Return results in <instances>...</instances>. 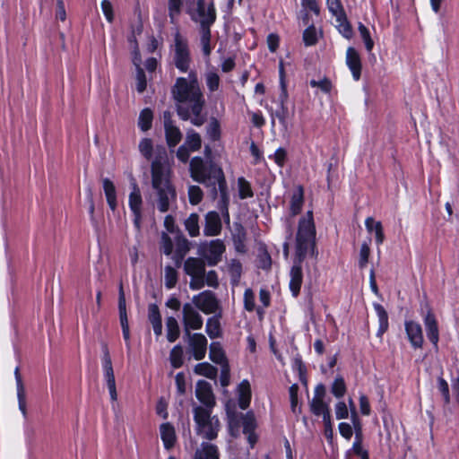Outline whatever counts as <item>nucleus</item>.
I'll return each instance as SVG.
<instances>
[{
    "label": "nucleus",
    "mask_w": 459,
    "mask_h": 459,
    "mask_svg": "<svg viewBox=\"0 0 459 459\" xmlns=\"http://www.w3.org/2000/svg\"><path fill=\"white\" fill-rule=\"evenodd\" d=\"M189 170L195 181L212 187L214 197L217 195V185L221 196L223 199L226 198V180L221 167L212 161L206 162L203 158L196 156L191 160Z\"/></svg>",
    "instance_id": "f257e3e1"
},
{
    "label": "nucleus",
    "mask_w": 459,
    "mask_h": 459,
    "mask_svg": "<svg viewBox=\"0 0 459 459\" xmlns=\"http://www.w3.org/2000/svg\"><path fill=\"white\" fill-rule=\"evenodd\" d=\"M152 186L156 193L158 210L167 212L176 203L177 193L169 179V170L158 160L152 163Z\"/></svg>",
    "instance_id": "f03ea898"
},
{
    "label": "nucleus",
    "mask_w": 459,
    "mask_h": 459,
    "mask_svg": "<svg viewBox=\"0 0 459 459\" xmlns=\"http://www.w3.org/2000/svg\"><path fill=\"white\" fill-rule=\"evenodd\" d=\"M172 95L179 105L186 104L195 112H198L201 106H204V95L195 73H190L188 78H178L172 88Z\"/></svg>",
    "instance_id": "7ed1b4c3"
},
{
    "label": "nucleus",
    "mask_w": 459,
    "mask_h": 459,
    "mask_svg": "<svg viewBox=\"0 0 459 459\" xmlns=\"http://www.w3.org/2000/svg\"><path fill=\"white\" fill-rule=\"evenodd\" d=\"M227 416V427L229 435L233 438L240 436V428H243V433L247 435V442L253 448L257 443L258 437L255 433L257 422L253 411H248L245 414L242 412H230Z\"/></svg>",
    "instance_id": "20e7f679"
},
{
    "label": "nucleus",
    "mask_w": 459,
    "mask_h": 459,
    "mask_svg": "<svg viewBox=\"0 0 459 459\" xmlns=\"http://www.w3.org/2000/svg\"><path fill=\"white\" fill-rule=\"evenodd\" d=\"M315 225L311 211L299 221L297 233V256L306 258L307 255L314 254Z\"/></svg>",
    "instance_id": "39448f33"
},
{
    "label": "nucleus",
    "mask_w": 459,
    "mask_h": 459,
    "mask_svg": "<svg viewBox=\"0 0 459 459\" xmlns=\"http://www.w3.org/2000/svg\"><path fill=\"white\" fill-rule=\"evenodd\" d=\"M212 408L196 406L194 409V420L196 432L207 440H214L220 430V420L217 416L212 417Z\"/></svg>",
    "instance_id": "423d86ee"
},
{
    "label": "nucleus",
    "mask_w": 459,
    "mask_h": 459,
    "mask_svg": "<svg viewBox=\"0 0 459 459\" xmlns=\"http://www.w3.org/2000/svg\"><path fill=\"white\" fill-rule=\"evenodd\" d=\"M186 11L192 21L200 27L212 26L216 20V11L212 3L206 4L204 0H186Z\"/></svg>",
    "instance_id": "0eeeda50"
},
{
    "label": "nucleus",
    "mask_w": 459,
    "mask_h": 459,
    "mask_svg": "<svg viewBox=\"0 0 459 459\" xmlns=\"http://www.w3.org/2000/svg\"><path fill=\"white\" fill-rule=\"evenodd\" d=\"M191 246V242L180 232L176 234L174 241L168 232L162 231L160 234V248L167 256L175 253L183 258L190 250Z\"/></svg>",
    "instance_id": "6e6552de"
},
{
    "label": "nucleus",
    "mask_w": 459,
    "mask_h": 459,
    "mask_svg": "<svg viewBox=\"0 0 459 459\" xmlns=\"http://www.w3.org/2000/svg\"><path fill=\"white\" fill-rule=\"evenodd\" d=\"M102 350V357H101V366L103 371L104 381L108 389V393L110 395L111 402H117V392L116 386V379L114 375V369L112 365V359L109 353L108 346L106 342H103L101 345Z\"/></svg>",
    "instance_id": "1a4fd4ad"
},
{
    "label": "nucleus",
    "mask_w": 459,
    "mask_h": 459,
    "mask_svg": "<svg viewBox=\"0 0 459 459\" xmlns=\"http://www.w3.org/2000/svg\"><path fill=\"white\" fill-rule=\"evenodd\" d=\"M175 55L174 62L176 67L183 73L187 72L190 65V53L187 40L177 32L174 37Z\"/></svg>",
    "instance_id": "9d476101"
},
{
    "label": "nucleus",
    "mask_w": 459,
    "mask_h": 459,
    "mask_svg": "<svg viewBox=\"0 0 459 459\" xmlns=\"http://www.w3.org/2000/svg\"><path fill=\"white\" fill-rule=\"evenodd\" d=\"M197 309L205 315L217 314L221 311V306L216 295L211 290H204L193 298Z\"/></svg>",
    "instance_id": "9b49d317"
},
{
    "label": "nucleus",
    "mask_w": 459,
    "mask_h": 459,
    "mask_svg": "<svg viewBox=\"0 0 459 459\" xmlns=\"http://www.w3.org/2000/svg\"><path fill=\"white\" fill-rule=\"evenodd\" d=\"M182 312L186 335L191 334L190 330H200L203 327L204 319L191 304H184Z\"/></svg>",
    "instance_id": "f8f14e48"
},
{
    "label": "nucleus",
    "mask_w": 459,
    "mask_h": 459,
    "mask_svg": "<svg viewBox=\"0 0 459 459\" xmlns=\"http://www.w3.org/2000/svg\"><path fill=\"white\" fill-rule=\"evenodd\" d=\"M185 261L184 270L187 275H198L204 273L205 265L215 266L221 260H174L175 265L180 267Z\"/></svg>",
    "instance_id": "ddd939ff"
},
{
    "label": "nucleus",
    "mask_w": 459,
    "mask_h": 459,
    "mask_svg": "<svg viewBox=\"0 0 459 459\" xmlns=\"http://www.w3.org/2000/svg\"><path fill=\"white\" fill-rule=\"evenodd\" d=\"M404 329L411 347L414 350L421 349L424 343L421 325L413 320H406Z\"/></svg>",
    "instance_id": "4468645a"
},
{
    "label": "nucleus",
    "mask_w": 459,
    "mask_h": 459,
    "mask_svg": "<svg viewBox=\"0 0 459 459\" xmlns=\"http://www.w3.org/2000/svg\"><path fill=\"white\" fill-rule=\"evenodd\" d=\"M423 322L428 339L433 344L434 348L437 350L439 341L438 325L436 316L430 307L428 308L427 313L423 317Z\"/></svg>",
    "instance_id": "2eb2a0df"
},
{
    "label": "nucleus",
    "mask_w": 459,
    "mask_h": 459,
    "mask_svg": "<svg viewBox=\"0 0 459 459\" xmlns=\"http://www.w3.org/2000/svg\"><path fill=\"white\" fill-rule=\"evenodd\" d=\"M118 312H119V320L122 328L123 338L126 343V345L130 346V329L128 324V317L126 313V298L123 290V285L120 284L119 293H118Z\"/></svg>",
    "instance_id": "dca6fc26"
},
{
    "label": "nucleus",
    "mask_w": 459,
    "mask_h": 459,
    "mask_svg": "<svg viewBox=\"0 0 459 459\" xmlns=\"http://www.w3.org/2000/svg\"><path fill=\"white\" fill-rule=\"evenodd\" d=\"M195 396L198 401L208 408H213L216 404L212 385L205 380H199L196 383Z\"/></svg>",
    "instance_id": "f3484780"
},
{
    "label": "nucleus",
    "mask_w": 459,
    "mask_h": 459,
    "mask_svg": "<svg viewBox=\"0 0 459 459\" xmlns=\"http://www.w3.org/2000/svg\"><path fill=\"white\" fill-rule=\"evenodd\" d=\"M304 260H294V264L290 272V290L293 297H298L300 292L303 282L302 262Z\"/></svg>",
    "instance_id": "a211bd4d"
},
{
    "label": "nucleus",
    "mask_w": 459,
    "mask_h": 459,
    "mask_svg": "<svg viewBox=\"0 0 459 459\" xmlns=\"http://www.w3.org/2000/svg\"><path fill=\"white\" fill-rule=\"evenodd\" d=\"M189 338V346L192 349L193 356L196 360H202L206 354L207 339L203 333H191Z\"/></svg>",
    "instance_id": "6ab92c4d"
},
{
    "label": "nucleus",
    "mask_w": 459,
    "mask_h": 459,
    "mask_svg": "<svg viewBox=\"0 0 459 459\" xmlns=\"http://www.w3.org/2000/svg\"><path fill=\"white\" fill-rule=\"evenodd\" d=\"M170 117L169 111H165L163 113L167 143L169 146L174 147L180 142L182 134L180 130L173 125Z\"/></svg>",
    "instance_id": "aec40b11"
},
{
    "label": "nucleus",
    "mask_w": 459,
    "mask_h": 459,
    "mask_svg": "<svg viewBox=\"0 0 459 459\" xmlns=\"http://www.w3.org/2000/svg\"><path fill=\"white\" fill-rule=\"evenodd\" d=\"M346 65L352 74L355 81H359L361 75V60L359 52L352 47L347 48Z\"/></svg>",
    "instance_id": "412c9836"
},
{
    "label": "nucleus",
    "mask_w": 459,
    "mask_h": 459,
    "mask_svg": "<svg viewBox=\"0 0 459 459\" xmlns=\"http://www.w3.org/2000/svg\"><path fill=\"white\" fill-rule=\"evenodd\" d=\"M221 220L217 212H208L205 215L204 234L205 236H217L221 231Z\"/></svg>",
    "instance_id": "4be33fe9"
},
{
    "label": "nucleus",
    "mask_w": 459,
    "mask_h": 459,
    "mask_svg": "<svg viewBox=\"0 0 459 459\" xmlns=\"http://www.w3.org/2000/svg\"><path fill=\"white\" fill-rule=\"evenodd\" d=\"M238 405L241 410H247L251 403L252 391L247 379H243L237 387Z\"/></svg>",
    "instance_id": "5701e85b"
},
{
    "label": "nucleus",
    "mask_w": 459,
    "mask_h": 459,
    "mask_svg": "<svg viewBox=\"0 0 459 459\" xmlns=\"http://www.w3.org/2000/svg\"><path fill=\"white\" fill-rule=\"evenodd\" d=\"M160 438L165 449L170 450L175 446L177 436L174 426L169 422L162 423L160 426Z\"/></svg>",
    "instance_id": "b1692460"
},
{
    "label": "nucleus",
    "mask_w": 459,
    "mask_h": 459,
    "mask_svg": "<svg viewBox=\"0 0 459 459\" xmlns=\"http://www.w3.org/2000/svg\"><path fill=\"white\" fill-rule=\"evenodd\" d=\"M204 106L200 107L198 112H195L193 108H186L184 106L178 105V114L183 120L190 119L194 126H200L204 123V117L201 116Z\"/></svg>",
    "instance_id": "393cba45"
},
{
    "label": "nucleus",
    "mask_w": 459,
    "mask_h": 459,
    "mask_svg": "<svg viewBox=\"0 0 459 459\" xmlns=\"http://www.w3.org/2000/svg\"><path fill=\"white\" fill-rule=\"evenodd\" d=\"M373 307L378 318V329L377 331V337L382 338V336L388 331L389 328L388 314L384 306L379 303H373Z\"/></svg>",
    "instance_id": "a878e982"
},
{
    "label": "nucleus",
    "mask_w": 459,
    "mask_h": 459,
    "mask_svg": "<svg viewBox=\"0 0 459 459\" xmlns=\"http://www.w3.org/2000/svg\"><path fill=\"white\" fill-rule=\"evenodd\" d=\"M133 62L136 67V90L139 93H143L147 87V81L145 74L141 67V57L137 48L134 51Z\"/></svg>",
    "instance_id": "bb28decb"
},
{
    "label": "nucleus",
    "mask_w": 459,
    "mask_h": 459,
    "mask_svg": "<svg viewBox=\"0 0 459 459\" xmlns=\"http://www.w3.org/2000/svg\"><path fill=\"white\" fill-rule=\"evenodd\" d=\"M102 187L108 205L114 212L117 207L116 186L109 178H106L102 179Z\"/></svg>",
    "instance_id": "cd10ccee"
},
{
    "label": "nucleus",
    "mask_w": 459,
    "mask_h": 459,
    "mask_svg": "<svg viewBox=\"0 0 459 459\" xmlns=\"http://www.w3.org/2000/svg\"><path fill=\"white\" fill-rule=\"evenodd\" d=\"M280 77H281V92L280 94V103L281 110L277 112L275 116L279 118L281 123L284 124L286 116H287V108L285 107V102L288 98L287 90L284 83V68L282 62L280 63Z\"/></svg>",
    "instance_id": "c85d7f7f"
},
{
    "label": "nucleus",
    "mask_w": 459,
    "mask_h": 459,
    "mask_svg": "<svg viewBox=\"0 0 459 459\" xmlns=\"http://www.w3.org/2000/svg\"><path fill=\"white\" fill-rule=\"evenodd\" d=\"M365 226L368 232L374 236L376 243L382 244L385 238L382 223L372 217H368L365 220Z\"/></svg>",
    "instance_id": "c756f323"
},
{
    "label": "nucleus",
    "mask_w": 459,
    "mask_h": 459,
    "mask_svg": "<svg viewBox=\"0 0 459 459\" xmlns=\"http://www.w3.org/2000/svg\"><path fill=\"white\" fill-rule=\"evenodd\" d=\"M221 311L209 317L206 321L205 332L211 339H216L221 336V326L220 319Z\"/></svg>",
    "instance_id": "7c9ffc66"
},
{
    "label": "nucleus",
    "mask_w": 459,
    "mask_h": 459,
    "mask_svg": "<svg viewBox=\"0 0 459 459\" xmlns=\"http://www.w3.org/2000/svg\"><path fill=\"white\" fill-rule=\"evenodd\" d=\"M194 459H220L217 446L204 442L202 444V450L195 453Z\"/></svg>",
    "instance_id": "2f4dec72"
},
{
    "label": "nucleus",
    "mask_w": 459,
    "mask_h": 459,
    "mask_svg": "<svg viewBox=\"0 0 459 459\" xmlns=\"http://www.w3.org/2000/svg\"><path fill=\"white\" fill-rule=\"evenodd\" d=\"M209 358L216 364L225 365L228 363L225 351L219 342H214L210 344Z\"/></svg>",
    "instance_id": "473e14b6"
},
{
    "label": "nucleus",
    "mask_w": 459,
    "mask_h": 459,
    "mask_svg": "<svg viewBox=\"0 0 459 459\" xmlns=\"http://www.w3.org/2000/svg\"><path fill=\"white\" fill-rule=\"evenodd\" d=\"M167 339L169 342H176L180 335V328L177 319L174 316H169L166 319Z\"/></svg>",
    "instance_id": "72a5a7b5"
},
{
    "label": "nucleus",
    "mask_w": 459,
    "mask_h": 459,
    "mask_svg": "<svg viewBox=\"0 0 459 459\" xmlns=\"http://www.w3.org/2000/svg\"><path fill=\"white\" fill-rule=\"evenodd\" d=\"M195 373L209 379H215L217 377L218 369L208 362H201L195 365Z\"/></svg>",
    "instance_id": "f704fd0d"
},
{
    "label": "nucleus",
    "mask_w": 459,
    "mask_h": 459,
    "mask_svg": "<svg viewBox=\"0 0 459 459\" xmlns=\"http://www.w3.org/2000/svg\"><path fill=\"white\" fill-rule=\"evenodd\" d=\"M132 191L129 195V208L132 212L142 211V195L138 186L134 183Z\"/></svg>",
    "instance_id": "c9c22d12"
},
{
    "label": "nucleus",
    "mask_w": 459,
    "mask_h": 459,
    "mask_svg": "<svg viewBox=\"0 0 459 459\" xmlns=\"http://www.w3.org/2000/svg\"><path fill=\"white\" fill-rule=\"evenodd\" d=\"M303 203V189L299 186L296 191L293 192L290 198V209L292 215H296L300 212Z\"/></svg>",
    "instance_id": "e433bc0d"
},
{
    "label": "nucleus",
    "mask_w": 459,
    "mask_h": 459,
    "mask_svg": "<svg viewBox=\"0 0 459 459\" xmlns=\"http://www.w3.org/2000/svg\"><path fill=\"white\" fill-rule=\"evenodd\" d=\"M184 224L190 237H197L200 234L199 216L197 213H191L186 219Z\"/></svg>",
    "instance_id": "4c0bfd02"
},
{
    "label": "nucleus",
    "mask_w": 459,
    "mask_h": 459,
    "mask_svg": "<svg viewBox=\"0 0 459 459\" xmlns=\"http://www.w3.org/2000/svg\"><path fill=\"white\" fill-rule=\"evenodd\" d=\"M211 26L200 27V43L204 56H208L212 52L211 48Z\"/></svg>",
    "instance_id": "58836bf2"
},
{
    "label": "nucleus",
    "mask_w": 459,
    "mask_h": 459,
    "mask_svg": "<svg viewBox=\"0 0 459 459\" xmlns=\"http://www.w3.org/2000/svg\"><path fill=\"white\" fill-rule=\"evenodd\" d=\"M191 152L198 151L202 146V139L198 133L189 130L186 133V142L184 143Z\"/></svg>",
    "instance_id": "ea45409f"
},
{
    "label": "nucleus",
    "mask_w": 459,
    "mask_h": 459,
    "mask_svg": "<svg viewBox=\"0 0 459 459\" xmlns=\"http://www.w3.org/2000/svg\"><path fill=\"white\" fill-rule=\"evenodd\" d=\"M184 351L180 344H178L172 348L169 353V360L172 368H179L184 364Z\"/></svg>",
    "instance_id": "a19ab883"
},
{
    "label": "nucleus",
    "mask_w": 459,
    "mask_h": 459,
    "mask_svg": "<svg viewBox=\"0 0 459 459\" xmlns=\"http://www.w3.org/2000/svg\"><path fill=\"white\" fill-rule=\"evenodd\" d=\"M347 386L344 378L342 376H338L334 378L331 385V393L337 399L342 398L346 394Z\"/></svg>",
    "instance_id": "79ce46f5"
},
{
    "label": "nucleus",
    "mask_w": 459,
    "mask_h": 459,
    "mask_svg": "<svg viewBox=\"0 0 459 459\" xmlns=\"http://www.w3.org/2000/svg\"><path fill=\"white\" fill-rule=\"evenodd\" d=\"M310 411L315 416H322L326 415V413H331L329 405L324 400H312L309 403Z\"/></svg>",
    "instance_id": "37998d69"
},
{
    "label": "nucleus",
    "mask_w": 459,
    "mask_h": 459,
    "mask_svg": "<svg viewBox=\"0 0 459 459\" xmlns=\"http://www.w3.org/2000/svg\"><path fill=\"white\" fill-rule=\"evenodd\" d=\"M204 78L209 91L213 92L219 90L221 78L216 72L212 70L207 71Z\"/></svg>",
    "instance_id": "c03bdc74"
},
{
    "label": "nucleus",
    "mask_w": 459,
    "mask_h": 459,
    "mask_svg": "<svg viewBox=\"0 0 459 459\" xmlns=\"http://www.w3.org/2000/svg\"><path fill=\"white\" fill-rule=\"evenodd\" d=\"M206 251L214 258H218L225 252V245L222 240L214 239L207 244Z\"/></svg>",
    "instance_id": "a18cd8bd"
},
{
    "label": "nucleus",
    "mask_w": 459,
    "mask_h": 459,
    "mask_svg": "<svg viewBox=\"0 0 459 459\" xmlns=\"http://www.w3.org/2000/svg\"><path fill=\"white\" fill-rule=\"evenodd\" d=\"M153 115L150 108H144L141 111L138 120V126L142 131H147L152 127Z\"/></svg>",
    "instance_id": "49530a36"
},
{
    "label": "nucleus",
    "mask_w": 459,
    "mask_h": 459,
    "mask_svg": "<svg viewBox=\"0 0 459 459\" xmlns=\"http://www.w3.org/2000/svg\"><path fill=\"white\" fill-rule=\"evenodd\" d=\"M232 264L230 266V275L232 285L238 284L241 273H242V264L240 260H231Z\"/></svg>",
    "instance_id": "de8ad7c7"
},
{
    "label": "nucleus",
    "mask_w": 459,
    "mask_h": 459,
    "mask_svg": "<svg viewBox=\"0 0 459 459\" xmlns=\"http://www.w3.org/2000/svg\"><path fill=\"white\" fill-rule=\"evenodd\" d=\"M138 149L140 153L147 160H150L152 158L153 144L151 139H142L141 142L139 143Z\"/></svg>",
    "instance_id": "09e8293b"
},
{
    "label": "nucleus",
    "mask_w": 459,
    "mask_h": 459,
    "mask_svg": "<svg viewBox=\"0 0 459 459\" xmlns=\"http://www.w3.org/2000/svg\"><path fill=\"white\" fill-rule=\"evenodd\" d=\"M238 193L241 199H246L253 196L251 185L244 178H239L238 180Z\"/></svg>",
    "instance_id": "8fccbe9b"
},
{
    "label": "nucleus",
    "mask_w": 459,
    "mask_h": 459,
    "mask_svg": "<svg viewBox=\"0 0 459 459\" xmlns=\"http://www.w3.org/2000/svg\"><path fill=\"white\" fill-rule=\"evenodd\" d=\"M178 281V272L171 266L165 268V286L167 289H173Z\"/></svg>",
    "instance_id": "3c124183"
},
{
    "label": "nucleus",
    "mask_w": 459,
    "mask_h": 459,
    "mask_svg": "<svg viewBox=\"0 0 459 459\" xmlns=\"http://www.w3.org/2000/svg\"><path fill=\"white\" fill-rule=\"evenodd\" d=\"M181 5V0H169V15L171 23H176L180 13Z\"/></svg>",
    "instance_id": "603ef678"
},
{
    "label": "nucleus",
    "mask_w": 459,
    "mask_h": 459,
    "mask_svg": "<svg viewBox=\"0 0 459 459\" xmlns=\"http://www.w3.org/2000/svg\"><path fill=\"white\" fill-rule=\"evenodd\" d=\"M207 134L212 141H217L221 136V126L216 118H212L207 126Z\"/></svg>",
    "instance_id": "864d4df0"
},
{
    "label": "nucleus",
    "mask_w": 459,
    "mask_h": 459,
    "mask_svg": "<svg viewBox=\"0 0 459 459\" xmlns=\"http://www.w3.org/2000/svg\"><path fill=\"white\" fill-rule=\"evenodd\" d=\"M203 191L198 186H190L188 188L189 202L193 205L198 204L203 199Z\"/></svg>",
    "instance_id": "5fc2aeb1"
},
{
    "label": "nucleus",
    "mask_w": 459,
    "mask_h": 459,
    "mask_svg": "<svg viewBox=\"0 0 459 459\" xmlns=\"http://www.w3.org/2000/svg\"><path fill=\"white\" fill-rule=\"evenodd\" d=\"M359 34L364 41L365 47L368 52H370L374 47V41L372 40L370 37L369 30L368 28L363 25L362 23H359Z\"/></svg>",
    "instance_id": "6e6d98bb"
},
{
    "label": "nucleus",
    "mask_w": 459,
    "mask_h": 459,
    "mask_svg": "<svg viewBox=\"0 0 459 459\" xmlns=\"http://www.w3.org/2000/svg\"><path fill=\"white\" fill-rule=\"evenodd\" d=\"M244 308L248 312H253L255 308V293L251 289H246L244 292Z\"/></svg>",
    "instance_id": "4d7b16f0"
},
{
    "label": "nucleus",
    "mask_w": 459,
    "mask_h": 459,
    "mask_svg": "<svg viewBox=\"0 0 459 459\" xmlns=\"http://www.w3.org/2000/svg\"><path fill=\"white\" fill-rule=\"evenodd\" d=\"M148 320L150 324L158 323V321L162 320L160 308L155 303L148 305Z\"/></svg>",
    "instance_id": "13d9d810"
},
{
    "label": "nucleus",
    "mask_w": 459,
    "mask_h": 459,
    "mask_svg": "<svg viewBox=\"0 0 459 459\" xmlns=\"http://www.w3.org/2000/svg\"><path fill=\"white\" fill-rule=\"evenodd\" d=\"M303 40L306 46H313L316 43L317 37L315 27L311 26L305 30L303 33Z\"/></svg>",
    "instance_id": "bf43d9fd"
},
{
    "label": "nucleus",
    "mask_w": 459,
    "mask_h": 459,
    "mask_svg": "<svg viewBox=\"0 0 459 459\" xmlns=\"http://www.w3.org/2000/svg\"><path fill=\"white\" fill-rule=\"evenodd\" d=\"M309 84L313 88H319L325 93H330L333 87L331 81L327 78H324L319 81L311 80Z\"/></svg>",
    "instance_id": "052dcab7"
},
{
    "label": "nucleus",
    "mask_w": 459,
    "mask_h": 459,
    "mask_svg": "<svg viewBox=\"0 0 459 459\" xmlns=\"http://www.w3.org/2000/svg\"><path fill=\"white\" fill-rule=\"evenodd\" d=\"M323 423H324L325 437L328 440L332 439L333 436V421H332L331 413H326V415H324Z\"/></svg>",
    "instance_id": "680f3d73"
},
{
    "label": "nucleus",
    "mask_w": 459,
    "mask_h": 459,
    "mask_svg": "<svg viewBox=\"0 0 459 459\" xmlns=\"http://www.w3.org/2000/svg\"><path fill=\"white\" fill-rule=\"evenodd\" d=\"M289 393H290V401L291 411L293 412H296V408L299 403V385H298V384L291 385L290 386Z\"/></svg>",
    "instance_id": "e2e57ef3"
},
{
    "label": "nucleus",
    "mask_w": 459,
    "mask_h": 459,
    "mask_svg": "<svg viewBox=\"0 0 459 459\" xmlns=\"http://www.w3.org/2000/svg\"><path fill=\"white\" fill-rule=\"evenodd\" d=\"M334 410L337 420H343L349 417V409L344 402L339 401L336 403Z\"/></svg>",
    "instance_id": "0e129e2a"
},
{
    "label": "nucleus",
    "mask_w": 459,
    "mask_h": 459,
    "mask_svg": "<svg viewBox=\"0 0 459 459\" xmlns=\"http://www.w3.org/2000/svg\"><path fill=\"white\" fill-rule=\"evenodd\" d=\"M100 6L106 20L108 22H112L114 21V12L111 2L108 0H102Z\"/></svg>",
    "instance_id": "69168bd1"
},
{
    "label": "nucleus",
    "mask_w": 459,
    "mask_h": 459,
    "mask_svg": "<svg viewBox=\"0 0 459 459\" xmlns=\"http://www.w3.org/2000/svg\"><path fill=\"white\" fill-rule=\"evenodd\" d=\"M437 387L444 398L445 403H450L449 386H448L447 382L443 377L438 378Z\"/></svg>",
    "instance_id": "338daca9"
},
{
    "label": "nucleus",
    "mask_w": 459,
    "mask_h": 459,
    "mask_svg": "<svg viewBox=\"0 0 459 459\" xmlns=\"http://www.w3.org/2000/svg\"><path fill=\"white\" fill-rule=\"evenodd\" d=\"M205 285L204 283V273L198 275H192L189 287L193 290H201Z\"/></svg>",
    "instance_id": "774afa93"
}]
</instances>
